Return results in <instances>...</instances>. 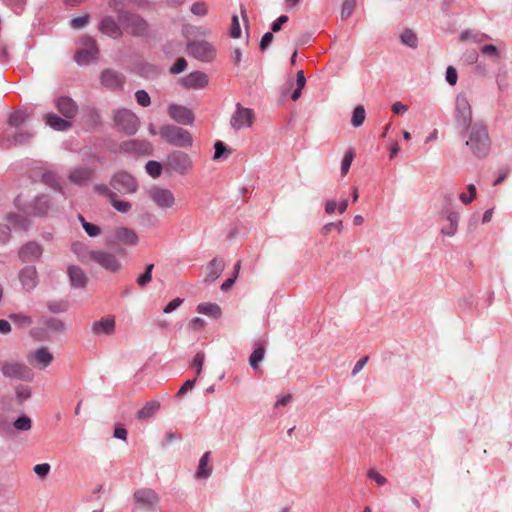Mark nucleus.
I'll list each match as a JSON object with an SVG mask.
<instances>
[{
	"instance_id": "obj_56",
	"label": "nucleus",
	"mask_w": 512,
	"mask_h": 512,
	"mask_svg": "<svg viewBox=\"0 0 512 512\" xmlns=\"http://www.w3.org/2000/svg\"><path fill=\"white\" fill-rule=\"evenodd\" d=\"M230 36L232 38H239L241 36V28H240V23H239V19L236 15H234L232 17V23H231V28H230Z\"/></svg>"
},
{
	"instance_id": "obj_20",
	"label": "nucleus",
	"mask_w": 512,
	"mask_h": 512,
	"mask_svg": "<svg viewBox=\"0 0 512 512\" xmlns=\"http://www.w3.org/2000/svg\"><path fill=\"white\" fill-rule=\"evenodd\" d=\"M50 207L51 205L48 197L41 195L36 197L34 201L24 209V211L28 215L44 216L48 213Z\"/></svg>"
},
{
	"instance_id": "obj_51",
	"label": "nucleus",
	"mask_w": 512,
	"mask_h": 512,
	"mask_svg": "<svg viewBox=\"0 0 512 512\" xmlns=\"http://www.w3.org/2000/svg\"><path fill=\"white\" fill-rule=\"evenodd\" d=\"M50 470L51 466L48 463L37 464L33 467L34 473L41 479L46 478L47 475L50 473Z\"/></svg>"
},
{
	"instance_id": "obj_7",
	"label": "nucleus",
	"mask_w": 512,
	"mask_h": 512,
	"mask_svg": "<svg viewBox=\"0 0 512 512\" xmlns=\"http://www.w3.org/2000/svg\"><path fill=\"white\" fill-rule=\"evenodd\" d=\"M255 121V113L252 109L243 107L240 103L236 104L235 112L230 118V126L238 131L250 128Z\"/></svg>"
},
{
	"instance_id": "obj_6",
	"label": "nucleus",
	"mask_w": 512,
	"mask_h": 512,
	"mask_svg": "<svg viewBox=\"0 0 512 512\" xmlns=\"http://www.w3.org/2000/svg\"><path fill=\"white\" fill-rule=\"evenodd\" d=\"M115 124L126 134L133 135L137 132L140 121L135 113L127 109H119L114 114Z\"/></svg>"
},
{
	"instance_id": "obj_22",
	"label": "nucleus",
	"mask_w": 512,
	"mask_h": 512,
	"mask_svg": "<svg viewBox=\"0 0 512 512\" xmlns=\"http://www.w3.org/2000/svg\"><path fill=\"white\" fill-rule=\"evenodd\" d=\"M211 461V453L205 452L201 458L199 459L197 470L194 474V478L197 480H207L213 471V467L210 464Z\"/></svg>"
},
{
	"instance_id": "obj_48",
	"label": "nucleus",
	"mask_w": 512,
	"mask_h": 512,
	"mask_svg": "<svg viewBox=\"0 0 512 512\" xmlns=\"http://www.w3.org/2000/svg\"><path fill=\"white\" fill-rule=\"evenodd\" d=\"M146 172L153 178H158L162 172V166L157 161H148L145 166Z\"/></svg>"
},
{
	"instance_id": "obj_12",
	"label": "nucleus",
	"mask_w": 512,
	"mask_h": 512,
	"mask_svg": "<svg viewBox=\"0 0 512 512\" xmlns=\"http://www.w3.org/2000/svg\"><path fill=\"white\" fill-rule=\"evenodd\" d=\"M116 332V318L106 315L91 324V333L96 337H109Z\"/></svg>"
},
{
	"instance_id": "obj_33",
	"label": "nucleus",
	"mask_w": 512,
	"mask_h": 512,
	"mask_svg": "<svg viewBox=\"0 0 512 512\" xmlns=\"http://www.w3.org/2000/svg\"><path fill=\"white\" fill-rule=\"evenodd\" d=\"M33 136V133L27 130H19L13 134L6 132L5 140L9 145H22L27 143Z\"/></svg>"
},
{
	"instance_id": "obj_16",
	"label": "nucleus",
	"mask_w": 512,
	"mask_h": 512,
	"mask_svg": "<svg viewBox=\"0 0 512 512\" xmlns=\"http://www.w3.org/2000/svg\"><path fill=\"white\" fill-rule=\"evenodd\" d=\"M168 113L171 119L182 125H192L195 120L192 110L182 105L170 104Z\"/></svg>"
},
{
	"instance_id": "obj_25",
	"label": "nucleus",
	"mask_w": 512,
	"mask_h": 512,
	"mask_svg": "<svg viewBox=\"0 0 512 512\" xmlns=\"http://www.w3.org/2000/svg\"><path fill=\"white\" fill-rule=\"evenodd\" d=\"M99 30L112 38H119L122 35L121 27L119 24L110 16L105 17L99 23Z\"/></svg>"
},
{
	"instance_id": "obj_14",
	"label": "nucleus",
	"mask_w": 512,
	"mask_h": 512,
	"mask_svg": "<svg viewBox=\"0 0 512 512\" xmlns=\"http://www.w3.org/2000/svg\"><path fill=\"white\" fill-rule=\"evenodd\" d=\"M455 111L457 122L468 126L472 120V109L469 100L465 94H459L456 97Z\"/></svg>"
},
{
	"instance_id": "obj_53",
	"label": "nucleus",
	"mask_w": 512,
	"mask_h": 512,
	"mask_svg": "<svg viewBox=\"0 0 512 512\" xmlns=\"http://www.w3.org/2000/svg\"><path fill=\"white\" fill-rule=\"evenodd\" d=\"M136 100L139 105L147 107L151 103L149 94L145 90H137L135 93Z\"/></svg>"
},
{
	"instance_id": "obj_50",
	"label": "nucleus",
	"mask_w": 512,
	"mask_h": 512,
	"mask_svg": "<svg viewBox=\"0 0 512 512\" xmlns=\"http://www.w3.org/2000/svg\"><path fill=\"white\" fill-rule=\"evenodd\" d=\"M153 268V264H149L146 266L145 272L142 275H140L137 279V283L139 286L143 287L151 281Z\"/></svg>"
},
{
	"instance_id": "obj_21",
	"label": "nucleus",
	"mask_w": 512,
	"mask_h": 512,
	"mask_svg": "<svg viewBox=\"0 0 512 512\" xmlns=\"http://www.w3.org/2000/svg\"><path fill=\"white\" fill-rule=\"evenodd\" d=\"M95 171V166L76 167L68 175L69 180L74 184H84L90 180Z\"/></svg>"
},
{
	"instance_id": "obj_52",
	"label": "nucleus",
	"mask_w": 512,
	"mask_h": 512,
	"mask_svg": "<svg viewBox=\"0 0 512 512\" xmlns=\"http://www.w3.org/2000/svg\"><path fill=\"white\" fill-rule=\"evenodd\" d=\"M367 476L370 480L374 481L378 486H383L387 482V479L375 469H370L367 473Z\"/></svg>"
},
{
	"instance_id": "obj_41",
	"label": "nucleus",
	"mask_w": 512,
	"mask_h": 512,
	"mask_svg": "<svg viewBox=\"0 0 512 512\" xmlns=\"http://www.w3.org/2000/svg\"><path fill=\"white\" fill-rule=\"evenodd\" d=\"M477 194V189L474 184H469L467 186V192H462L459 194V200L464 205H469L473 202Z\"/></svg>"
},
{
	"instance_id": "obj_43",
	"label": "nucleus",
	"mask_w": 512,
	"mask_h": 512,
	"mask_svg": "<svg viewBox=\"0 0 512 512\" xmlns=\"http://www.w3.org/2000/svg\"><path fill=\"white\" fill-rule=\"evenodd\" d=\"M125 149L128 151L145 153L151 150V145L146 141H131L130 143L126 144Z\"/></svg>"
},
{
	"instance_id": "obj_19",
	"label": "nucleus",
	"mask_w": 512,
	"mask_h": 512,
	"mask_svg": "<svg viewBox=\"0 0 512 512\" xmlns=\"http://www.w3.org/2000/svg\"><path fill=\"white\" fill-rule=\"evenodd\" d=\"M208 82V76L202 71L191 72L180 80V83L189 89H203Z\"/></svg>"
},
{
	"instance_id": "obj_24",
	"label": "nucleus",
	"mask_w": 512,
	"mask_h": 512,
	"mask_svg": "<svg viewBox=\"0 0 512 512\" xmlns=\"http://www.w3.org/2000/svg\"><path fill=\"white\" fill-rule=\"evenodd\" d=\"M56 107L58 111L67 119L73 118L78 112V107L74 100L65 96L56 100Z\"/></svg>"
},
{
	"instance_id": "obj_29",
	"label": "nucleus",
	"mask_w": 512,
	"mask_h": 512,
	"mask_svg": "<svg viewBox=\"0 0 512 512\" xmlns=\"http://www.w3.org/2000/svg\"><path fill=\"white\" fill-rule=\"evenodd\" d=\"M68 276L70 278L71 285L75 288H82L87 283V276L85 272L78 266H69Z\"/></svg>"
},
{
	"instance_id": "obj_30",
	"label": "nucleus",
	"mask_w": 512,
	"mask_h": 512,
	"mask_svg": "<svg viewBox=\"0 0 512 512\" xmlns=\"http://www.w3.org/2000/svg\"><path fill=\"white\" fill-rule=\"evenodd\" d=\"M45 123L54 130L65 131L71 127V122L65 118H61L54 113H47L44 116Z\"/></svg>"
},
{
	"instance_id": "obj_64",
	"label": "nucleus",
	"mask_w": 512,
	"mask_h": 512,
	"mask_svg": "<svg viewBox=\"0 0 512 512\" xmlns=\"http://www.w3.org/2000/svg\"><path fill=\"white\" fill-rule=\"evenodd\" d=\"M214 160L220 159L225 153H227L225 145L221 141H217L214 145Z\"/></svg>"
},
{
	"instance_id": "obj_27",
	"label": "nucleus",
	"mask_w": 512,
	"mask_h": 512,
	"mask_svg": "<svg viewBox=\"0 0 512 512\" xmlns=\"http://www.w3.org/2000/svg\"><path fill=\"white\" fill-rule=\"evenodd\" d=\"M41 254L42 248L34 242L27 243L19 251L20 258L25 262L36 260Z\"/></svg>"
},
{
	"instance_id": "obj_47",
	"label": "nucleus",
	"mask_w": 512,
	"mask_h": 512,
	"mask_svg": "<svg viewBox=\"0 0 512 512\" xmlns=\"http://www.w3.org/2000/svg\"><path fill=\"white\" fill-rule=\"evenodd\" d=\"M42 180L44 181V183H46L47 185L55 188V189H60V180L57 176V174L53 171H46L43 175H42Z\"/></svg>"
},
{
	"instance_id": "obj_37",
	"label": "nucleus",
	"mask_w": 512,
	"mask_h": 512,
	"mask_svg": "<svg viewBox=\"0 0 512 512\" xmlns=\"http://www.w3.org/2000/svg\"><path fill=\"white\" fill-rule=\"evenodd\" d=\"M401 42L410 47V48H416L418 46V38L416 33L411 29H405L400 34Z\"/></svg>"
},
{
	"instance_id": "obj_15",
	"label": "nucleus",
	"mask_w": 512,
	"mask_h": 512,
	"mask_svg": "<svg viewBox=\"0 0 512 512\" xmlns=\"http://www.w3.org/2000/svg\"><path fill=\"white\" fill-rule=\"evenodd\" d=\"M112 238L115 243L127 246H136L140 241L137 232L125 226L117 227L113 231Z\"/></svg>"
},
{
	"instance_id": "obj_32",
	"label": "nucleus",
	"mask_w": 512,
	"mask_h": 512,
	"mask_svg": "<svg viewBox=\"0 0 512 512\" xmlns=\"http://www.w3.org/2000/svg\"><path fill=\"white\" fill-rule=\"evenodd\" d=\"M196 311L214 319H219L222 316L221 307L212 302H203L197 305Z\"/></svg>"
},
{
	"instance_id": "obj_59",
	"label": "nucleus",
	"mask_w": 512,
	"mask_h": 512,
	"mask_svg": "<svg viewBox=\"0 0 512 512\" xmlns=\"http://www.w3.org/2000/svg\"><path fill=\"white\" fill-rule=\"evenodd\" d=\"M46 324H47V327L53 331H64L65 330L64 323L59 319L51 318L47 321Z\"/></svg>"
},
{
	"instance_id": "obj_3",
	"label": "nucleus",
	"mask_w": 512,
	"mask_h": 512,
	"mask_svg": "<svg viewBox=\"0 0 512 512\" xmlns=\"http://www.w3.org/2000/svg\"><path fill=\"white\" fill-rule=\"evenodd\" d=\"M121 2L117 0H112L109 3V6L112 10L117 12L119 22L121 23L123 29L134 36H144L148 32V24L147 22L140 16L135 14H122L119 4Z\"/></svg>"
},
{
	"instance_id": "obj_60",
	"label": "nucleus",
	"mask_w": 512,
	"mask_h": 512,
	"mask_svg": "<svg viewBox=\"0 0 512 512\" xmlns=\"http://www.w3.org/2000/svg\"><path fill=\"white\" fill-rule=\"evenodd\" d=\"M355 0H345L343 7H342V17L347 18L349 17L354 8H355Z\"/></svg>"
},
{
	"instance_id": "obj_31",
	"label": "nucleus",
	"mask_w": 512,
	"mask_h": 512,
	"mask_svg": "<svg viewBox=\"0 0 512 512\" xmlns=\"http://www.w3.org/2000/svg\"><path fill=\"white\" fill-rule=\"evenodd\" d=\"M101 83L107 88L116 89L122 86L123 79L117 72L105 70L101 74Z\"/></svg>"
},
{
	"instance_id": "obj_46",
	"label": "nucleus",
	"mask_w": 512,
	"mask_h": 512,
	"mask_svg": "<svg viewBox=\"0 0 512 512\" xmlns=\"http://www.w3.org/2000/svg\"><path fill=\"white\" fill-rule=\"evenodd\" d=\"M354 159V152L352 149H349L345 152L344 157L341 161V175L345 176L351 167V164Z\"/></svg>"
},
{
	"instance_id": "obj_49",
	"label": "nucleus",
	"mask_w": 512,
	"mask_h": 512,
	"mask_svg": "<svg viewBox=\"0 0 512 512\" xmlns=\"http://www.w3.org/2000/svg\"><path fill=\"white\" fill-rule=\"evenodd\" d=\"M190 11L196 16H205L208 14V5L205 2L198 1L191 6Z\"/></svg>"
},
{
	"instance_id": "obj_13",
	"label": "nucleus",
	"mask_w": 512,
	"mask_h": 512,
	"mask_svg": "<svg viewBox=\"0 0 512 512\" xmlns=\"http://www.w3.org/2000/svg\"><path fill=\"white\" fill-rule=\"evenodd\" d=\"M92 261L111 273H117L121 269V263L116 255L108 251L95 250Z\"/></svg>"
},
{
	"instance_id": "obj_23",
	"label": "nucleus",
	"mask_w": 512,
	"mask_h": 512,
	"mask_svg": "<svg viewBox=\"0 0 512 512\" xmlns=\"http://www.w3.org/2000/svg\"><path fill=\"white\" fill-rule=\"evenodd\" d=\"M19 279L25 290H33L38 283L36 268L32 266L25 267L21 270Z\"/></svg>"
},
{
	"instance_id": "obj_61",
	"label": "nucleus",
	"mask_w": 512,
	"mask_h": 512,
	"mask_svg": "<svg viewBox=\"0 0 512 512\" xmlns=\"http://www.w3.org/2000/svg\"><path fill=\"white\" fill-rule=\"evenodd\" d=\"M457 79H458V74H457V71L454 67L452 66H449L447 69H446V81L450 84V85H455L457 83Z\"/></svg>"
},
{
	"instance_id": "obj_18",
	"label": "nucleus",
	"mask_w": 512,
	"mask_h": 512,
	"mask_svg": "<svg viewBox=\"0 0 512 512\" xmlns=\"http://www.w3.org/2000/svg\"><path fill=\"white\" fill-rule=\"evenodd\" d=\"M134 500L142 508H153L159 502V496L150 488H142L135 491Z\"/></svg>"
},
{
	"instance_id": "obj_1",
	"label": "nucleus",
	"mask_w": 512,
	"mask_h": 512,
	"mask_svg": "<svg viewBox=\"0 0 512 512\" xmlns=\"http://www.w3.org/2000/svg\"><path fill=\"white\" fill-rule=\"evenodd\" d=\"M466 146L477 158H485L491 149V140L487 127L481 123H475L468 129Z\"/></svg>"
},
{
	"instance_id": "obj_4",
	"label": "nucleus",
	"mask_w": 512,
	"mask_h": 512,
	"mask_svg": "<svg viewBox=\"0 0 512 512\" xmlns=\"http://www.w3.org/2000/svg\"><path fill=\"white\" fill-rule=\"evenodd\" d=\"M145 193L151 203L161 211L173 210L177 206L175 194L169 188L154 185L148 188Z\"/></svg>"
},
{
	"instance_id": "obj_55",
	"label": "nucleus",
	"mask_w": 512,
	"mask_h": 512,
	"mask_svg": "<svg viewBox=\"0 0 512 512\" xmlns=\"http://www.w3.org/2000/svg\"><path fill=\"white\" fill-rule=\"evenodd\" d=\"M205 360V354L204 352L200 351L198 352L193 359L192 365L196 367V373L197 375H200L202 372V367Z\"/></svg>"
},
{
	"instance_id": "obj_57",
	"label": "nucleus",
	"mask_w": 512,
	"mask_h": 512,
	"mask_svg": "<svg viewBox=\"0 0 512 512\" xmlns=\"http://www.w3.org/2000/svg\"><path fill=\"white\" fill-rule=\"evenodd\" d=\"M88 20H89V16L87 14H85V15L73 18L70 21V25L74 29H81L88 23Z\"/></svg>"
},
{
	"instance_id": "obj_38",
	"label": "nucleus",
	"mask_w": 512,
	"mask_h": 512,
	"mask_svg": "<svg viewBox=\"0 0 512 512\" xmlns=\"http://www.w3.org/2000/svg\"><path fill=\"white\" fill-rule=\"evenodd\" d=\"M109 202L112 207L120 213H128L132 208V204L130 202L118 199L116 193L111 194Z\"/></svg>"
},
{
	"instance_id": "obj_9",
	"label": "nucleus",
	"mask_w": 512,
	"mask_h": 512,
	"mask_svg": "<svg viewBox=\"0 0 512 512\" xmlns=\"http://www.w3.org/2000/svg\"><path fill=\"white\" fill-rule=\"evenodd\" d=\"M190 54L199 61L211 62L216 58L215 46L206 40H195L188 44Z\"/></svg>"
},
{
	"instance_id": "obj_11",
	"label": "nucleus",
	"mask_w": 512,
	"mask_h": 512,
	"mask_svg": "<svg viewBox=\"0 0 512 512\" xmlns=\"http://www.w3.org/2000/svg\"><path fill=\"white\" fill-rule=\"evenodd\" d=\"M2 373L11 378L31 380L33 372L24 363L19 361H6L1 366Z\"/></svg>"
},
{
	"instance_id": "obj_5",
	"label": "nucleus",
	"mask_w": 512,
	"mask_h": 512,
	"mask_svg": "<svg viewBox=\"0 0 512 512\" xmlns=\"http://www.w3.org/2000/svg\"><path fill=\"white\" fill-rule=\"evenodd\" d=\"M194 162L189 154L181 150L171 152L165 162V168L168 172L178 175H187L193 170Z\"/></svg>"
},
{
	"instance_id": "obj_58",
	"label": "nucleus",
	"mask_w": 512,
	"mask_h": 512,
	"mask_svg": "<svg viewBox=\"0 0 512 512\" xmlns=\"http://www.w3.org/2000/svg\"><path fill=\"white\" fill-rule=\"evenodd\" d=\"M186 66H187L186 60L184 58H179L176 60V62L170 68V72L172 74H179L186 69Z\"/></svg>"
},
{
	"instance_id": "obj_10",
	"label": "nucleus",
	"mask_w": 512,
	"mask_h": 512,
	"mask_svg": "<svg viewBox=\"0 0 512 512\" xmlns=\"http://www.w3.org/2000/svg\"><path fill=\"white\" fill-rule=\"evenodd\" d=\"M80 45L75 60L79 65H88L98 56L96 42L92 38L85 36L81 38Z\"/></svg>"
},
{
	"instance_id": "obj_44",
	"label": "nucleus",
	"mask_w": 512,
	"mask_h": 512,
	"mask_svg": "<svg viewBox=\"0 0 512 512\" xmlns=\"http://www.w3.org/2000/svg\"><path fill=\"white\" fill-rule=\"evenodd\" d=\"M78 219L81 222L83 229L90 237H97L100 235L101 230L97 225L87 222L82 215H79Z\"/></svg>"
},
{
	"instance_id": "obj_62",
	"label": "nucleus",
	"mask_w": 512,
	"mask_h": 512,
	"mask_svg": "<svg viewBox=\"0 0 512 512\" xmlns=\"http://www.w3.org/2000/svg\"><path fill=\"white\" fill-rule=\"evenodd\" d=\"M324 210L328 215H332L338 210V203L335 199H326L324 202Z\"/></svg>"
},
{
	"instance_id": "obj_45",
	"label": "nucleus",
	"mask_w": 512,
	"mask_h": 512,
	"mask_svg": "<svg viewBox=\"0 0 512 512\" xmlns=\"http://www.w3.org/2000/svg\"><path fill=\"white\" fill-rule=\"evenodd\" d=\"M10 320L19 327H28L32 323V319L21 313H14L9 315Z\"/></svg>"
},
{
	"instance_id": "obj_26",
	"label": "nucleus",
	"mask_w": 512,
	"mask_h": 512,
	"mask_svg": "<svg viewBox=\"0 0 512 512\" xmlns=\"http://www.w3.org/2000/svg\"><path fill=\"white\" fill-rule=\"evenodd\" d=\"M225 268L223 260L214 258L212 259L206 268L205 282H213L218 279Z\"/></svg>"
},
{
	"instance_id": "obj_8",
	"label": "nucleus",
	"mask_w": 512,
	"mask_h": 512,
	"mask_svg": "<svg viewBox=\"0 0 512 512\" xmlns=\"http://www.w3.org/2000/svg\"><path fill=\"white\" fill-rule=\"evenodd\" d=\"M110 185L122 194H134L139 187L136 178L124 171L115 173L111 178Z\"/></svg>"
},
{
	"instance_id": "obj_36",
	"label": "nucleus",
	"mask_w": 512,
	"mask_h": 512,
	"mask_svg": "<svg viewBox=\"0 0 512 512\" xmlns=\"http://www.w3.org/2000/svg\"><path fill=\"white\" fill-rule=\"evenodd\" d=\"M29 118V114L26 111L18 110L9 115L8 124L13 128H19Z\"/></svg>"
},
{
	"instance_id": "obj_34",
	"label": "nucleus",
	"mask_w": 512,
	"mask_h": 512,
	"mask_svg": "<svg viewBox=\"0 0 512 512\" xmlns=\"http://www.w3.org/2000/svg\"><path fill=\"white\" fill-rule=\"evenodd\" d=\"M72 251L82 262L92 261V256L95 252V250H90L85 243L80 241L74 242L72 244Z\"/></svg>"
},
{
	"instance_id": "obj_35",
	"label": "nucleus",
	"mask_w": 512,
	"mask_h": 512,
	"mask_svg": "<svg viewBox=\"0 0 512 512\" xmlns=\"http://www.w3.org/2000/svg\"><path fill=\"white\" fill-rule=\"evenodd\" d=\"M160 409V403L157 400H151L147 402L138 412L137 418L146 420L154 416V414Z\"/></svg>"
},
{
	"instance_id": "obj_2",
	"label": "nucleus",
	"mask_w": 512,
	"mask_h": 512,
	"mask_svg": "<svg viewBox=\"0 0 512 512\" xmlns=\"http://www.w3.org/2000/svg\"><path fill=\"white\" fill-rule=\"evenodd\" d=\"M159 135L166 143L178 148H191L193 146L192 134L180 127L173 124H164L159 129Z\"/></svg>"
},
{
	"instance_id": "obj_40",
	"label": "nucleus",
	"mask_w": 512,
	"mask_h": 512,
	"mask_svg": "<svg viewBox=\"0 0 512 512\" xmlns=\"http://www.w3.org/2000/svg\"><path fill=\"white\" fill-rule=\"evenodd\" d=\"M13 427L20 432L29 431L32 427V420L27 415H21L13 422Z\"/></svg>"
},
{
	"instance_id": "obj_63",
	"label": "nucleus",
	"mask_w": 512,
	"mask_h": 512,
	"mask_svg": "<svg viewBox=\"0 0 512 512\" xmlns=\"http://www.w3.org/2000/svg\"><path fill=\"white\" fill-rule=\"evenodd\" d=\"M182 303H183V299L175 298L164 307L163 312L166 314H169V313L173 312L174 310H176Z\"/></svg>"
},
{
	"instance_id": "obj_42",
	"label": "nucleus",
	"mask_w": 512,
	"mask_h": 512,
	"mask_svg": "<svg viewBox=\"0 0 512 512\" xmlns=\"http://www.w3.org/2000/svg\"><path fill=\"white\" fill-rule=\"evenodd\" d=\"M366 118V112L363 106H357L352 114L351 124L354 127H360Z\"/></svg>"
},
{
	"instance_id": "obj_17",
	"label": "nucleus",
	"mask_w": 512,
	"mask_h": 512,
	"mask_svg": "<svg viewBox=\"0 0 512 512\" xmlns=\"http://www.w3.org/2000/svg\"><path fill=\"white\" fill-rule=\"evenodd\" d=\"M53 359V354L46 347L38 348L28 355L29 363L38 369H45L52 363Z\"/></svg>"
},
{
	"instance_id": "obj_28",
	"label": "nucleus",
	"mask_w": 512,
	"mask_h": 512,
	"mask_svg": "<svg viewBox=\"0 0 512 512\" xmlns=\"http://www.w3.org/2000/svg\"><path fill=\"white\" fill-rule=\"evenodd\" d=\"M443 199H444V203H445L443 213H444V218L447 221V224L458 227L460 213L458 211H456L455 209H451L448 207V205L453 201V195L445 194L443 196Z\"/></svg>"
},
{
	"instance_id": "obj_54",
	"label": "nucleus",
	"mask_w": 512,
	"mask_h": 512,
	"mask_svg": "<svg viewBox=\"0 0 512 512\" xmlns=\"http://www.w3.org/2000/svg\"><path fill=\"white\" fill-rule=\"evenodd\" d=\"M481 52L484 55H486L488 57H491V58H494V59L500 58V51H499V49L495 45H491V44L484 45L481 48Z\"/></svg>"
},
{
	"instance_id": "obj_39",
	"label": "nucleus",
	"mask_w": 512,
	"mask_h": 512,
	"mask_svg": "<svg viewBox=\"0 0 512 512\" xmlns=\"http://www.w3.org/2000/svg\"><path fill=\"white\" fill-rule=\"evenodd\" d=\"M265 348L262 344H259L249 358V364L253 369H257L258 364L264 359Z\"/></svg>"
}]
</instances>
